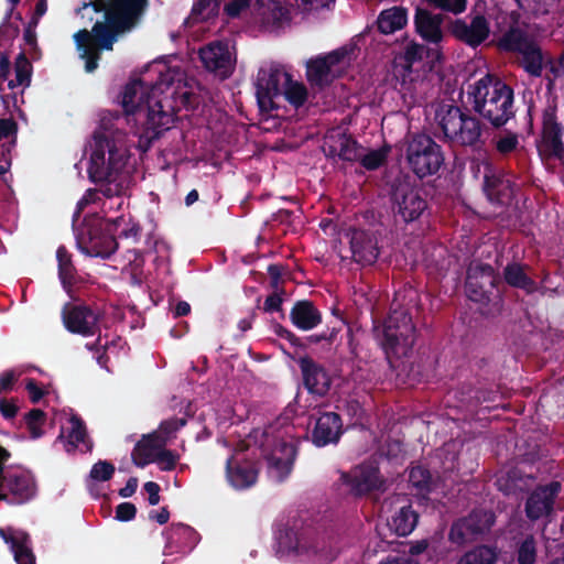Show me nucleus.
Instances as JSON below:
<instances>
[{
	"mask_svg": "<svg viewBox=\"0 0 564 564\" xmlns=\"http://www.w3.org/2000/svg\"><path fill=\"white\" fill-rule=\"evenodd\" d=\"M346 480L356 495H362L372 489H378L381 485L378 470L373 467L356 468L352 476L346 477Z\"/></svg>",
	"mask_w": 564,
	"mask_h": 564,
	"instance_id": "30",
	"label": "nucleus"
},
{
	"mask_svg": "<svg viewBox=\"0 0 564 564\" xmlns=\"http://www.w3.org/2000/svg\"><path fill=\"white\" fill-rule=\"evenodd\" d=\"M115 474V466L110 462L99 460L93 465L89 477L96 481H108Z\"/></svg>",
	"mask_w": 564,
	"mask_h": 564,
	"instance_id": "47",
	"label": "nucleus"
},
{
	"mask_svg": "<svg viewBox=\"0 0 564 564\" xmlns=\"http://www.w3.org/2000/svg\"><path fill=\"white\" fill-rule=\"evenodd\" d=\"M177 82L178 84L173 90L172 95L185 108L194 107V105L197 104V97L193 91L192 86H189L186 82L183 85H181V79H178Z\"/></svg>",
	"mask_w": 564,
	"mask_h": 564,
	"instance_id": "45",
	"label": "nucleus"
},
{
	"mask_svg": "<svg viewBox=\"0 0 564 564\" xmlns=\"http://www.w3.org/2000/svg\"><path fill=\"white\" fill-rule=\"evenodd\" d=\"M65 328L82 336H91L96 333L98 316L87 305L66 304L62 312Z\"/></svg>",
	"mask_w": 564,
	"mask_h": 564,
	"instance_id": "19",
	"label": "nucleus"
},
{
	"mask_svg": "<svg viewBox=\"0 0 564 564\" xmlns=\"http://www.w3.org/2000/svg\"><path fill=\"white\" fill-rule=\"evenodd\" d=\"M139 480L137 477H130L126 486L119 490V496L122 498L131 497L138 489Z\"/></svg>",
	"mask_w": 564,
	"mask_h": 564,
	"instance_id": "64",
	"label": "nucleus"
},
{
	"mask_svg": "<svg viewBox=\"0 0 564 564\" xmlns=\"http://www.w3.org/2000/svg\"><path fill=\"white\" fill-rule=\"evenodd\" d=\"M452 33L460 42L477 47L489 36L490 26L485 17L476 15L469 22L460 19L456 20L453 23Z\"/></svg>",
	"mask_w": 564,
	"mask_h": 564,
	"instance_id": "23",
	"label": "nucleus"
},
{
	"mask_svg": "<svg viewBox=\"0 0 564 564\" xmlns=\"http://www.w3.org/2000/svg\"><path fill=\"white\" fill-rule=\"evenodd\" d=\"M29 540H21L11 551L18 564H35V556L29 546Z\"/></svg>",
	"mask_w": 564,
	"mask_h": 564,
	"instance_id": "48",
	"label": "nucleus"
},
{
	"mask_svg": "<svg viewBox=\"0 0 564 564\" xmlns=\"http://www.w3.org/2000/svg\"><path fill=\"white\" fill-rule=\"evenodd\" d=\"M70 429L67 433L65 448L67 452H75L79 444L84 452H90L93 442L89 440L85 422L77 415L69 419Z\"/></svg>",
	"mask_w": 564,
	"mask_h": 564,
	"instance_id": "32",
	"label": "nucleus"
},
{
	"mask_svg": "<svg viewBox=\"0 0 564 564\" xmlns=\"http://www.w3.org/2000/svg\"><path fill=\"white\" fill-rule=\"evenodd\" d=\"M107 132L110 130H105L99 124L89 143L91 152L87 172L95 183L116 181L117 174L126 167L130 159L128 151L118 147Z\"/></svg>",
	"mask_w": 564,
	"mask_h": 564,
	"instance_id": "3",
	"label": "nucleus"
},
{
	"mask_svg": "<svg viewBox=\"0 0 564 564\" xmlns=\"http://www.w3.org/2000/svg\"><path fill=\"white\" fill-rule=\"evenodd\" d=\"M500 50L518 52L522 56L521 64L524 69L540 76L543 69V57L540 47L529 39L520 29L509 30L498 42Z\"/></svg>",
	"mask_w": 564,
	"mask_h": 564,
	"instance_id": "12",
	"label": "nucleus"
},
{
	"mask_svg": "<svg viewBox=\"0 0 564 564\" xmlns=\"http://www.w3.org/2000/svg\"><path fill=\"white\" fill-rule=\"evenodd\" d=\"M0 536L12 550L21 540H29V534L23 531H15L11 528H0Z\"/></svg>",
	"mask_w": 564,
	"mask_h": 564,
	"instance_id": "52",
	"label": "nucleus"
},
{
	"mask_svg": "<svg viewBox=\"0 0 564 564\" xmlns=\"http://www.w3.org/2000/svg\"><path fill=\"white\" fill-rule=\"evenodd\" d=\"M544 139L554 151L562 149L561 129L556 124L545 129Z\"/></svg>",
	"mask_w": 564,
	"mask_h": 564,
	"instance_id": "55",
	"label": "nucleus"
},
{
	"mask_svg": "<svg viewBox=\"0 0 564 564\" xmlns=\"http://www.w3.org/2000/svg\"><path fill=\"white\" fill-rule=\"evenodd\" d=\"M144 489L149 494V502L155 506L160 502V486L156 482L149 481L144 484Z\"/></svg>",
	"mask_w": 564,
	"mask_h": 564,
	"instance_id": "63",
	"label": "nucleus"
},
{
	"mask_svg": "<svg viewBox=\"0 0 564 564\" xmlns=\"http://www.w3.org/2000/svg\"><path fill=\"white\" fill-rule=\"evenodd\" d=\"M95 12H105V22L97 21L91 31L79 30L74 41L85 59V70L98 67L100 51H111L117 36L133 29L141 19V0H101L91 2Z\"/></svg>",
	"mask_w": 564,
	"mask_h": 564,
	"instance_id": "1",
	"label": "nucleus"
},
{
	"mask_svg": "<svg viewBox=\"0 0 564 564\" xmlns=\"http://www.w3.org/2000/svg\"><path fill=\"white\" fill-rule=\"evenodd\" d=\"M470 95L475 111L496 127L513 116V91L498 77L485 75L471 86Z\"/></svg>",
	"mask_w": 564,
	"mask_h": 564,
	"instance_id": "2",
	"label": "nucleus"
},
{
	"mask_svg": "<svg viewBox=\"0 0 564 564\" xmlns=\"http://www.w3.org/2000/svg\"><path fill=\"white\" fill-rule=\"evenodd\" d=\"M185 424V419H169L163 421L156 431L143 435V465L155 463L162 470L174 469L180 455L167 449L166 444L174 433Z\"/></svg>",
	"mask_w": 564,
	"mask_h": 564,
	"instance_id": "10",
	"label": "nucleus"
},
{
	"mask_svg": "<svg viewBox=\"0 0 564 564\" xmlns=\"http://www.w3.org/2000/svg\"><path fill=\"white\" fill-rule=\"evenodd\" d=\"M414 26L416 33L429 45L442 47L441 43L445 37V32L443 30V15L441 13H433L427 9L416 8Z\"/></svg>",
	"mask_w": 564,
	"mask_h": 564,
	"instance_id": "21",
	"label": "nucleus"
},
{
	"mask_svg": "<svg viewBox=\"0 0 564 564\" xmlns=\"http://www.w3.org/2000/svg\"><path fill=\"white\" fill-rule=\"evenodd\" d=\"M351 258L361 264L373 263L379 254L377 239L364 230H351L348 234Z\"/></svg>",
	"mask_w": 564,
	"mask_h": 564,
	"instance_id": "24",
	"label": "nucleus"
},
{
	"mask_svg": "<svg viewBox=\"0 0 564 564\" xmlns=\"http://www.w3.org/2000/svg\"><path fill=\"white\" fill-rule=\"evenodd\" d=\"M18 410V405L13 402L8 401L7 399H0V412L4 419L11 420L15 417Z\"/></svg>",
	"mask_w": 564,
	"mask_h": 564,
	"instance_id": "61",
	"label": "nucleus"
},
{
	"mask_svg": "<svg viewBox=\"0 0 564 564\" xmlns=\"http://www.w3.org/2000/svg\"><path fill=\"white\" fill-rule=\"evenodd\" d=\"M434 121L444 139L453 145L474 147L480 141L481 123L458 106L440 102L433 106Z\"/></svg>",
	"mask_w": 564,
	"mask_h": 564,
	"instance_id": "4",
	"label": "nucleus"
},
{
	"mask_svg": "<svg viewBox=\"0 0 564 564\" xmlns=\"http://www.w3.org/2000/svg\"><path fill=\"white\" fill-rule=\"evenodd\" d=\"M0 500L11 505H22L30 501L36 494V484L30 474H2L0 478Z\"/></svg>",
	"mask_w": 564,
	"mask_h": 564,
	"instance_id": "17",
	"label": "nucleus"
},
{
	"mask_svg": "<svg viewBox=\"0 0 564 564\" xmlns=\"http://www.w3.org/2000/svg\"><path fill=\"white\" fill-rule=\"evenodd\" d=\"M518 143L517 135L508 133L499 137L496 141V148L501 154H508L517 148Z\"/></svg>",
	"mask_w": 564,
	"mask_h": 564,
	"instance_id": "54",
	"label": "nucleus"
},
{
	"mask_svg": "<svg viewBox=\"0 0 564 564\" xmlns=\"http://www.w3.org/2000/svg\"><path fill=\"white\" fill-rule=\"evenodd\" d=\"M18 129V122L12 117L0 118V140L11 138L10 144L15 147Z\"/></svg>",
	"mask_w": 564,
	"mask_h": 564,
	"instance_id": "50",
	"label": "nucleus"
},
{
	"mask_svg": "<svg viewBox=\"0 0 564 564\" xmlns=\"http://www.w3.org/2000/svg\"><path fill=\"white\" fill-rule=\"evenodd\" d=\"M141 73L134 72L118 96V104L122 111H106L100 118V128L111 130L112 121L123 120L130 132L138 138L134 148L141 151V130L138 126V115L141 112Z\"/></svg>",
	"mask_w": 564,
	"mask_h": 564,
	"instance_id": "8",
	"label": "nucleus"
},
{
	"mask_svg": "<svg viewBox=\"0 0 564 564\" xmlns=\"http://www.w3.org/2000/svg\"><path fill=\"white\" fill-rule=\"evenodd\" d=\"M58 261V274L63 283L73 278L74 267L70 256L64 247H59L56 252Z\"/></svg>",
	"mask_w": 564,
	"mask_h": 564,
	"instance_id": "46",
	"label": "nucleus"
},
{
	"mask_svg": "<svg viewBox=\"0 0 564 564\" xmlns=\"http://www.w3.org/2000/svg\"><path fill=\"white\" fill-rule=\"evenodd\" d=\"M199 58L207 70L223 79L229 77L235 66V57L228 44L221 41H215L202 47Z\"/></svg>",
	"mask_w": 564,
	"mask_h": 564,
	"instance_id": "18",
	"label": "nucleus"
},
{
	"mask_svg": "<svg viewBox=\"0 0 564 564\" xmlns=\"http://www.w3.org/2000/svg\"><path fill=\"white\" fill-rule=\"evenodd\" d=\"M417 518V513L410 506L402 507L392 516L388 525L397 535L404 536L414 530Z\"/></svg>",
	"mask_w": 564,
	"mask_h": 564,
	"instance_id": "34",
	"label": "nucleus"
},
{
	"mask_svg": "<svg viewBox=\"0 0 564 564\" xmlns=\"http://www.w3.org/2000/svg\"><path fill=\"white\" fill-rule=\"evenodd\" d=\"M357 156L358 159L356 162H360L364 167L367 170H376L386 161L387 150H368L360 145Z\"/></svg>",
	"mask_w": 564,
	"mask_h": 564,
	"instance_id": "40",
	"label": "nucleus"
},
{
	"mask_svg": "<svg viewBox=\"0 0 564 564\" xmlns=\"http://www.w3.org/2000/svg\"><path fill=\"white\" fill-rule=\"evenodd\" d=\"M290 74L278 65H265L257 75V98L263 110H271L276 107L275 98L282 96L283 87L289 83Z\"/></svg>",
	"mask_w": 564,
	"mask_h": 564,
	"instance_id": "13",
	"label": "nucleus"
},
{
	"mask_svg": "<svg viewBox=\"0 0 564 564\" xmlns=\"http://www.w3.org/2000/svg\"><path fill=\"white\" fill-rule=\"evenodd\" d=\"M293 426L278 421L263 431L262 446L267 452V459L271 471L278 479L285 477L293 465L297 441L294 438Z\"/></svg>",
	"mask_w": 564,
	"mask_h": 564,
	"instance_id": "6",
	"label": "nucleus"
},
{
	"mask_svg": "<svg viewBox=\"0 0 564 564\" xmlns=\"http://www.w3.org/2000/svg\"><path fill=\"white\" fill-rule=\"evenodd\" d=\"M392 200L395 214L405 223L417 219L426 208L420 189L406 181H399L394 185Z\"/></svg>",
	"mask_w": 564,
	"mask_h": 564,
	"instance_id": "15",
	"label": "nucleus"
},
{
	"mask_svg": "<svg viewBox=\"0 0 564 564\" xmlns=\"http://www.w3.org/2000/svg\"><path fill=\"white\" fill-rule=\"evenodd\" d=\"M517 560L519 564H534L536 560V543L533 535H527L518 546Z\"/></svg>",
	"mask_w": 564,
	"mask_h": 564,
	"instance_id": "42",
	"label": "nucleus"
},
{
	"mask_svg": "<svg viewBox=\"0 0 564 564\" xmlns=\"http://www.w3.org/2000/svg\"><path fill=\"white\" fill-rule=\"evenodd\" d=\"M291 319L299 328L308 330L321 323L322 316L311 302L300 301L291 311Z\"/></svg>",
	"mask_w": 564,
	"mask_h": 564,
	"instance_id": "31",
	"label": "nucleus"
},
{
	"mask_svg": "<svg viewBox=\"0 0 564 564\" xmlns=\"http://www.w3.org/2000/svg\"><path fill=\"white\" fill-rule=\"evenodd\" d=\"M429 4L447 11L454 14H458L466 9L467 0H425Z\"/></svg>",
	"mask_w": 564,
	"mask_h": 564,
	"instance_id": "51",
	"label": "nucleus"
},
{
	"mask_svg": "<svg viewBox=\"0 0 564 564\" xmlns=\"http://www.w3.org/2000/svg\"><path fill=\"white\" fill-rule=\"evenodd\" d=\"M406 160L412 171L424 177L436 173L444 162L441 147L429 135H414L408 144Z\"/></svg>",
	"mask_w": 564,
	"mask_h": 564,
	"instance_id": "11",
	"label": "nucleus"
},
{
	"mask_svg": "<svg viewBox=\"0 0 564 564\" xmlns=\"http://www.w3.org/2000/svg\"><path fill=\"white\" fill-rule=\"evenodd\" d=\"M520 8L533 11L546 12L547 0H516Z\"/></svg>",
	"mask_w": 564,
	"mask_h": 564,
	"instance_id": "60",
	"label": "nucleus"
},
{
	"mask_svg": "<svg viewBox=\"0 0 564 564\" xmlns=\"http://www.w3.org/2000/svg\"><path fill=\"white\" fill-rule=\"evenodd\" d=\"M148 76L151 73H158L160 80L153 83L152 79H143V86L147 84L151 85V93L148 96V116H147V129L143 130V137L149 140L159 135V128H169L172 121V115L165 109L163 99L159 98L165 89H170L173 84V76L171 72L166 69L164 64H156L155 67L147 68Z\"/></svg>",
	"mask_w": 564,
	"mask_h": 564,
	"instance_id": "9",
	"label": "nucleus"
},
{
	"mask_svg": "<svg viewBox=\"0 0 564 564\" xmlns=\"http://www.w3.org/2000/svg\"><path fill=\"white\" fill-rule=\"evenodd\" d=\"M138 509L131 502H122L116 508L115 519L121 522L133 520L137 516Z\"/></svg>",
	"mask_w": 564,
	"mask_h": 564,
	"instance_id": "53",
	"label": "nucleus"
},
{
	"mask_svg": "<svg viewBox=\"0 0 564 564\" xmlns=\"http://www.w3.org/2000/svg\"><path fill=\"white\" fill-rule=\"evenodd\" d=\"M424 58L432 65L442 59V47H434L432 45H424L414 41L409 42L404 46L403 59L405 67L411 69L412 65L416 62H421Z\"/></svg>",
	"mask_w": 564,
	"mask_h": 564,
	"instance_id": "29",
	"label": "nucleus"
},
{
	"mask_svg": "<svg viewBox=\"0 0 564 564\" xmlns=\"http://www.w3.org/2000/svg\"><path fill=\"white\" fill-rule=\"evenodd\" d=\"M138 234H139V226L138 225H133L129 229H122L118 234V239L121 242L131 240L134 245H137L138 243Z\"/></svg>",
	"mask_w": 564,
	"mask_h": 564,
	"instance_id": "62",
	"label": "nucleus"
},
{
	"mask_svg": "<svg viewBox=\"0 0 564 564\" xmlns=\"http://www.w3.org/2000/svg\"><path fill=\"white\" fill-rule=\"evenodd\" d=\"M282 96L297 108L306 101L307 90L303 84L292 80L290 76L288 85L283 87Z\"/></svg>",
	"mask_w": 564,
	"mask_h": 564,
	"instance_id": "41",
	"label": "nucleus"
},
{
	"mask_svg": "<svg viewBox=\"0 0 564 564\" xmlns=\"http://www.w3.org/2000/svg\"><path fill=\"white\" fill-rule=\"evenodd\" d=\"M484 188L488 198L497 203H505L512 195L509 181L494 175L485 177Z\"/></svg>",
	"mask_w": 564,
	"mask_h": 564,
	"instance_id": "35",
	"label": "nucleus"
},
{
	"mask_svg": "<svg viewBox=\"0 0 564 564\" xmlns=\"http://www.w3.org/2000/svg\"><path fill=\"white\" fill-rule=\"evenodd\" d=\"M227 470L229 480L236 488L251 486L254 484L258 476L256 464L249 460L239 463L235 458L230 459L227 465Z\"/></svg>",
	"mask_w": 564,
	"mask_h": 564,
	"instance_id": "28",
	"label": "nucleus"
},
{
	"mask_svg": "<svg viewBox=\"0 0 564 564\" xmlns=\"http://www.w3.org/2000/svg\"><path fill=\"white\" fill-rule=\"evenodd\" d=\"M359 148L360 144L339 128L328 131L323 144L326 155L348 162L357 161Z\"/></svg>",
	"mask_w": 564,
	"mask_h": 564,
	"instance_id": "22",
	"label": "nucleus"
},
{
	"mask_svg": "<svg viewBox=\"0 0 564 564\" xmlns=\"http://www.w3.org/2000/svg\"><path fill=\"white\" fill-rule=\"evenodd\" d=\"M341 434V420L334 412L324 413L315 424L313 441L318 446H324L338 441Z\"/></svg>",
	"mask_w": 564,
	"mask_h": 564,
	"instance_id": "26",
	"label": "nucleus"
},
{
	"mask_svg": "<svg viewBox=\"0 0 564 564\" xmlns=\"http://www.w3.org/2000/svg\"><path fill=\"white\" fill-rule=\"evenodd\" d=\"M249 2L250 0H232L226 4L225 11L231 18L238 17L241 11L249 7Z\"/></svg>",
	"mask_w": 564,
	"mask_h": 564,
	"instance_id": "59",
	"label": "nucleus"
},
{
	"mask_svg": "<svg viewBox=\"0 0 564 564\" xmlns=\"http://www.w3.org/2000/svg\"><path fill=\"white\" fill-rule=\"evenodd\" d=\"M431 481L430 473L423 467H413L409 474V482L419 490L429 489Z\"/></svg>",
	"mask_w": 564,
	"mask_h": 564,
	"instance_id": "49",
	"label": "nucleus"
},
{
	"mask_svg": "<svg viewBox=\"0 0 564 564\" xmlns=\"http://www.w3.org/2000/svg\"><path fill=\"white\" fill-rule=\"evenodd\" d=\"M220 0H198L192 10L194 21L207 20L218 13Z\"/></svg>",
	"mask_w": 564,
	"mask_h": 564,
	"instance_id": "43",
	"label": "nucleus"
},
{
	"mask_svg": "<svg viewBox=\"0 0 564 564\" xmlns=\"http://www.w3.org/2000/svg\"><path fill=\"white\" fill-rule=\"evenodd\" d=\"M25 389L29 392L30 401L32 403H39L40 400L45 395V391L39 387L34 379H28Z\"/></svg>",
	"mask_w": 564,
	"mask_h": 564,
	"instance_id": "57",
	"label": "nucleus"
},
{
	"mask_svg": "<svg viewBox=\"0 0 564 564\" xmlns=\"http://www.w3.org/2000/svg\"><path fill=\"white\" fill-rule=\"evenodd\" d=\"M495 283L494 269L489 264L480 262L470 263L467 270L466 288L467 291L473 293L469 297L478 301L484 294V289L487 285L492 286Z\"/></svg>",
	"mask_w": 564,
	"mask_h": 564,
	"instance_id": "25",
	"label": "nucleus"
},
{
	"mask_svg": "<svg viewBox=\"0 0 564 564\" xmlns=\"http://www.w3.org/2000/svg\"><path fill=\"white\" fill-rule=\"evenodd\" d=\"M121 220L104 219L97 214L85 216L75 230L78 249L89 257L109 258L120 246L115 232Z\"/></svg>",
	"mask_w": 564,
	"mask_h": 564,
	"instance_id": "5",
	"label": "nucleus"
},
{
	"mask_svg": "<svg viewBox=\"0 0 564 564\" xmlns=\"http://www.w3.org/2000/svg\"><path fill=\"white\" fill-rule=\"evenodd\" d=\"M334 0H295L296 6L302 11H311L327 7Z\"/></svg>",
	"mask_w": 564,
	"mask_h": 564,
	"instance_id": "58",
	"label": "nucleus"
},
{
	"mask_svg": "<svg viewBox=\"0 0 564 564\" xmlns=\"http://www.w3.org/2000/svg\"><path fill=\"white\" fill-rule=\"evenodd\" d=\"M348 61L345 50H338L324 57L311 61L307 64L308 80L318 86L326 85L340 74Z\"/></svg>",
	"mask_w": 564,
	"mask_h": 564,
	"instance_id": "16",
	"label": "nucleus"
},
{
	"mask_svg": "<svg viewBox=\"0 0 564 564\" xmlns=\"http://www.w3.org/2000/svg\"><path fill=\"white\" fill-rule=\"evenodd\" d=\"M378 338L389 360L406 357L415 341L411 316L403 310H394L384 322Z\"/></svg>",
	"mask_w": 564,
	"mask_h": 564,
	"instance_id": "7",
	"label": "nucleus"
},
{
	"mask_svg": "<svg viewBox=\"0 0 564 564\" xmlns=\"http://www.w3.org/2000/svg\"><path fill=\"white\" fill-rule=\"evenodd\" d=\"M127 243L124 259L127 264L122 269V274L132 285L141 284V264L138 262L141 252L137 247L130 248Z\"/></svg>",
	"mask_w": 564,
	"mask_h": 564,
	"instance_id": "37",
	"label": "nucleus"
},
{
	"mask_svg": "<svg viewBox=\"0 0 564 564\" xmlns=\"http://www.w3.org/2000/svg\"><path fill=\"white\" fill-rule=\"evenodd\" d=\"M15 80L9 82V87L14 88L17 86H29L32 75V64L28 57L20 53L14 62Z\"/></svg>",
	"mask_w": 564,
	"mask_h": 564,
	"instance_id": "39",
	"label": "nucleus"
},
{
	"mask_svg": "<svg viewBox=\"0 0 564 564\" xmlns=\"http://www.w3.org/2000/svg\"><path fill=\"white\" fill-rule=\"evenodd\" d=\"M17 381V375L13 370H7L0 375V395L11 391Z\"/></svg>",
	"mask_w": 564,
	"mask_h": 564,
	"instance_id": "56",
	"label": "nucleus"
},
{
	"mask_svg": "<svg viewBox=\"0 0 564 564\" xmlns=\"http://www.w3.org/2000/svg\"><path fill=\"white\" fill-rule=\"evenodd\" d=\"M498 554L494 547L478 545L464 553L456 564H495Z\"/></svg>",
	"mask_w": 564,
	"mask_h": 564,
	"instance_id": "36",
	"label": "nucleus"
},
{
	"mask_svg": "<svg viewBox=\"0 0 564 564\" xmlns=\"http://www.w3.org/2000/svg\"><path fill=\"white\" fill-rule=\"evenodd\" d=\"M505 279L511 286L523 289L528 293L533 292L535 289L534 282L527 275L524 268L518 263L506 267Z\"/></svg>",
	"mask_w": 564,
	"mask_h": 564,
	"instance_id": "38",
	"label": "nucleus"
},
{
	"mask_svg": "<svg viewBox=\"0 0 564 564\" xmlns=\"http://www.w3.org/2000/svg\"><path fill=\"white\" fill-rule=\"evenodd\" d=\"M299 364L307 389L321 395L325 394L329 389L330 379L324 369L307 357L301 358Z\"/></svg>",
	"mask_w": 564,
	"mask_h": 564,
	"instance_id": "27",
	"label": "nucleus"
},
{
	"mask_svg": "<svg viewBox=\"0 0 564 564\" xmlns=\"http://www.w3.org/2000/svg\"><path fill=\"white\" fill-rule=\"evenodd\" d=\"M560 489L561 484L557 481L538 487L527 499V517L532 521L547 517L553 510V505Z\"/></svg>",
	"mask_w": 564,
	"mask_h": 564,
	"instance_id": "20",
	"label": "nucleus"
},
{
	"mask_svg": "<svg viewBox=\"0 0 564 564\" xmlns=\"http://www.w3.org/2000/svg\"><path fill=\"white\" fill-rule=\"evenodd\" d=\"M406 22V10L401 7L383 10L377 19L378 29L383 34H392L403 29Z\"/></svg>",
	"mask_w": 564,
	"mask_h": 564,
	"instance_id": "33",
	"label": "nucleus"
},
{
	"mask_svg": "<svg viewBox=\"0 0 564 564\" xmlns=\"http://www.w3.org/2000/svg\"><path fill=\"white\" fill-rule=\"evenodd\" d=\"M495 516L490 511L474 510L452 524L448 539L459 546L471 543L490 530Z\"/></svg>",
	"mask_w": 564,
	"mask_h": 564,
	"instance_id": "14",
	"label": "nucleus"
},
{
	"mask_svg": "<svg viewBox=\"0 0 564 564\" xmlns=\"http://www.w3.org/2000/svg\"><path fill=\"white\" fill-rule=\"evenodd\" d=\"M24 419L31 437H41L43 434L41 425L45 422L46 419L45 412L41 409H32L25 414Z\"/></svg>",
	"mask_w": 564,
	"mask_h": 564,
	"instance_id": "44",
	"label": "nucleus"
}]
</instances>
